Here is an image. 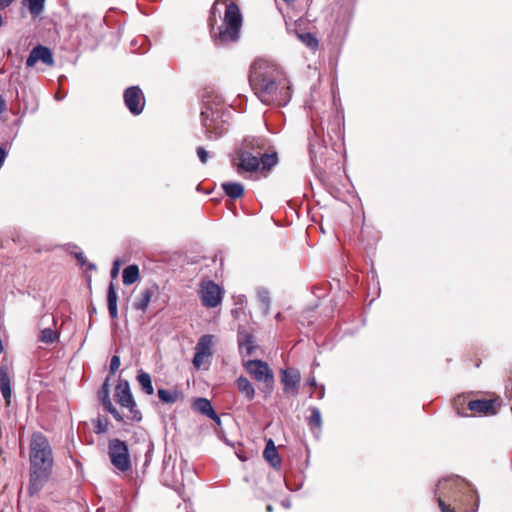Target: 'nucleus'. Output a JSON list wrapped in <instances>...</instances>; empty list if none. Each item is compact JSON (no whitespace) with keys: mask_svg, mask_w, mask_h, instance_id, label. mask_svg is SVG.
<instances>
[{"mask_svg":"<svg viewBox=\"0 0 512 512\" xmlns=\"http://www.w3.org/2000/svg\"><path fill=\"white\" fill-rule=\"evenodd\" d=\"M249 84L265 105L285 106L291 99L289 81L280 68L267 60L258 59L250 67Z\"/></svg>","mask_w":512,"mask_h":512,"instance_id":"obj_1","label":"nucleus"},{"mask_svg":"<svg viewBox=\"0 0 512 512\" xmlns=\"http://www.w3.org/2000/svg\"><path fill=\"white\" fill-rule=\"evenodd\" d=\"M228 117L229 112L225 109L221 96L209 93L203 96L201 122L208 139H218L227 132Z\"/></svg>","mask_w":512,"mask_h":512,"instance_id":"obj_2","label":"nucleus"},{"mask_svg":"<svg viewBox=\"0 0 512 512\" xmlns=\"http://www.w3.org/2000/svg\"><path fill=\"white\" fill-rule=\"evenodd\" d=\"M54 454L48 439L41 433H34V492L43 488L51 479Z\"/></svg>","mask_w":512,"mask_h":512,"instance_id":"obj_3","label":"nucleus"},{"mask_svg":"<svg viewBox=\"0 0 512 512\" xmlns=\"http://www.w3.org/2000/svg\"><path fill=\"white\" fill-rule=\"evenodd\" d=\"M220 3L225 5L224 19L222 25L217 28L218 32L212 25V35L219 44L235 42L239 39L242 14L234 2L227 3L226 0H216L212 7V15H215L216 7Z\"/></svg>","mask_w":512,"mask_h":512,"instance_id":"obj_4","label":"nucleus"},{"mask_svg":"<svg viewBox=\"0 0 512 512\" xmlns=\"http://www.w3.org/2000/svg\"><path fill=\"white\" fill-rule=\"evenodd\" d=\"M236 156L237 163L235 166L239 175L269 172L274 167L271 155L264 154V158L258 159L241 144L236 151Z\"/></svg>","mask_w":512,"mask_h":512,"instance_id":"obj_5","label":"nucleus"},{"mask_svg":"<svg viewBox=\"0 0 512 512\" xmlns=\"http://www.w3.org/2000/svg\"><path fill=\"white\" fill-rule=\"evenodd\" d=\"M463 483L459 477H449L442 479L438 482L435 490L438 504L441 512H455L450 504L446 503V500L458 501V492L460 491Z\"/></svg>","mask_w":512,"mask_h":512,"instance_id":"obj_6","label":"nucleus"},{"mask_svg":"<svg viewBox=\"0 0 512 512\" xmlns=\"http://www.w3.org/2000/svg\"><path fill=\"white\" fill-rule=\"evenodd\" d=\"M108 455L112 465L121 472L131 468L129 449L126 442L120 439H111L108 443Z\"/></svg>","mask_w":512,"mask_h":512,"instance_id":"obj_7","label":"nucleus"},{"mask_svg":"<svg viewBox=\"0 0 512 512\" xmlns=\"http://www.w3.org/2000/svg\"><path fill=\"white\" fill-rule=\"evenodd\" d=\"M241 145H243L253 156L258 159L264 158V154L271 155L273 158V166L278 163V154L271 144V141L263 136H252L245 138Z\"/></svg>","mask_w":512,"mask_h":512,"instance_id":"obj_8","label":"nucleus"},{"mask_svg":"<svg viewBox=\"0 0 512 512\" xmlns=\"http://www.w3.org/2000/svg\"><path fill=\"white\" fill-rule=\"evenodd\" d=\"M124 103L133 115L142 113L145 106V98L138 86H131L124 91Z\"/></svg>","mask_w":512,"mask_h":512,"instance_id":"obj_9","label":"nucleus"},{"mask_svg":"<svg viewBox=\"0 0 512 512\" xmlns=\"http://www.w3.org/2000/svg\"><path fill=\"white\" fill-rule=\"evenodd\" d=\"M56 320L52 314H45L39 321L40 333L38 340L45 344H52L59 340V333L54 329Z\"/></svg>","mask_w":512,"mask_h":512,"instance_id":"obj_10","label":"nucleus"},{"mask_svg":"<svg viewBox=\"0 0 512 512\" xmlns=\"http://www.w3.org/2000/svg\"><path fill=\"white\" fill-rule=\"evenodd\" d=\"M244 368L256 381L266 383L273 381V373L266 362L248 360L244 363Z\"/></svg>","mask_w":512,"mask_h":512,"instance_id":"obj_11","label":"nucleus"},{"mask_svg":"<svg viewBox=\"0 0 512 512\" xmlns=\"http://www.w3.org/2000/svg\"><path fill=\"white\" fill-rule=\"evenodd\" d=\"M200 294L202 304L207 308H214L221 303V289L213 281L203 283Z\"/></svg>","mask_w":512,"mask_h":512,"instance_id":"obj_12","label":"nucleus"},{"mask_svg":"<svg viewBox=\"0 0 512 512\" xmlns=\"http://www.w3.org/2000/svg\"><path fill=\"white\" fill-rule=\"evenodd\" d=\"M281 382L286 394L296 396L299 392L301 374L295 368L283 369L281 370Z\"/></svg>","mask_w":512,"mask_h":512,"instance_id":"obj_13","label":"nucleus"},{"mask_svg":"<svg viewBox=\"0 0 512 512\" xmlns=\"http://www.w3.org/2000/svg\"><path fill=\"white\" fill-rule=\"evenodd\" d=\"M237 342L240 354L243 357L254 354L257 346L255 345L254 336L245 329H239L237 334Z\"/></svg>","mask_w":512,"mask_h":512,"instance_id":"obj_14","label":"nucleus"},{"mask_svg":"<svg viewBox=\"0 0 512 512\" xmlns=\"http://www.w3.org/2000/svg\"><path fill=\"white\" fill-rule=\"evenodd\" d=\"M115 397L117 402L125 407L128 404H133L134 397L130 390V385L127 380L120 379L115 388Z\"/></svg>","mask_w":512,"mask_h":512,"instance_id":"obj_15","label":"nucleus"},{"mask_svg":"<svg viewBox=\"0 0 512 512\" xmlns=\"http://www.w3.org/2000/svg\"><path fill=\"white\" fill-rule=\"evenodd\" d=\"M494 401L486 399H477L468 402V409L475 414H493Z\"/></svg>","mask_w":512,"mask_h":512,"instance_id":"obj_16","label":"nucleus"},{"mask_svg":"<svg viewBox=\"0 0 512 512\" xmlns=\"http://www.w3.org/2000/svg\"><path fill=\"white\" fill-rule=\"evenodd\" d=\"M39 61L49 67L54 66L55 62L50 48L43 45L34 46V64Z\"/></svg>","mask_w":512,"mask_h":512,"instance_id":"obj_17","label":"nucleus"},{"mask_svg":"<svg viewBox=\"0 0 512 512\" xmlns=\"http://www.w3.org/2000/svg\"><path fill=\"white\" fill-rule=\"evenodd\" d=\"M193 407L196 411L209 417L210 419L219 422L220 419L212 407L211 402L206 398H197L194 401Z\"/></svg>","mask_w":512,"mask_h":512,"instance_id":"obj_18","label":"nucleus"},{"mask_svg":"<svg viewBox=\"0 0 512 512\" xmlns=\"http://www.w3.org/2000/svg\"><path fill=\"white\" fill-rule=\"evenodd\" d=\"M156 290V286L143 289L133 304L134 308L136 310L144 312L149 306V303L151 302V299L155 294Z\"/></svg>","mask_w":512,"mask_h":512,"instance_id":"obj_19","label":"nucleus"},{"mask_svg":"<svg viewBox=\"0 0 512 512\" xmlns=\"http://www.w3.org/2000/svg\"><path fill=\"white\" fill-rule=\"evenodd\" d=\"M214 343V336L211 334L203 335L199 338L196 346L195 351L204 355L205 357H211L212 356V346Z\"/></svg>","mask_w":512,"mask_h":512,"instance_id":"obj_20","label":"nucleus"},{"mask_svg":"<svg viewBox=\"0 0 512 512\" xmlns=\"http://www.w3.org/2000/svg\"><path fill=\"white\" fill-rule=\"evenodd\" d=\"M118 295L115 290L113 282H110L107 291V304L109 315L112 319H116L118 317V308H117Z\"/></svg>","mask_w":512,"mask_h":512,"instance_id":"obj_21","label":"nucleus"},{"mask_svg":"<svg viewBox=\"0 0 512 512\" xmlns=\"http://www.w3.org/2000/svg\"><path fill=\"white\" fill-rule=\"evenodd\" d=\"M0 390L6 403L9 404L11 400V381L8 373L4 367L0 366Z\"/></svg>","mask_w":512,"mask_h":512,"instance_id":"obj_22","label":"nucleus"},{"mask_svg":"<svg viewBox=\"0 0 512 512\" xmlns=\"http://www.w3.org/2000/svg\"><path fill=\"white\" fill-rule=\"evenodd\" d=\"M222 189L232 199H238L244 194V186L239 182H225L222 184Z\"/></svg>","mask_w":512,"mask_h":512,"instance_id":"obj_23","label":"nucleus"},{"mask_svg":"<svg viewBox=\"0 0 512 512\" xmlns=\"http://www.w3.org/2000/svg\"><path fill=\"white\" fill-rule=\"evenodd\" d=\"M263 456L265 460L269 462L273 467H277L280 464V458L278 456L277 449L271 439H269L266 443Z\"/></svg>","mask_w":512,"mask_h":512,"instance_id":"obj_24","label":"nucleus"},{"mask_svg":"<svg viewBox=\"0 0 512 512\" xmlns=\"http://www.w3.org/2000/svg\"><path fill=\"white\" fill-rule=\"evenodd\" d=\"M236 384L239 392L244 394L247 400L251 401L254 398L255 389L246 377L240 376L237 378Z\"/></svg>","mask_w":512,"mask_h":512,"instance_id":"obj_25","label":"nucleus"},{"mask_svg":"<svg viewBox=\"0 0 512 512\" xmlns=\"http://www.w3.org/2000/svg\"><path fill=\"white\" fill-rule=\"evenodd\" d=\"M310 411L311 415L308 418V425L310 426V429L314 434H318L321 431L322 427L321 412L317 407H311Z\"/></svg>","mask_w":512,"mask_h":512,"instance_id":"obj_26","label":"nucleus"},{"mask_svg":"<svg viewBox=\"0 0 512 512\" xmlns=\"http://www.w3.org/2000/svg\"><path fill=\"white\" fill-rule=\"evenodd\" d=\"M137 381L141 386V389L148 395H152L154 393V387L152 384V379L149 373L140 370L137 375Z\"/></svg>","mask_w":512,"mask_h":512,"instance_id":"obj_27","label":"nucleus"},{"mask_svg":"<svg viewBox=\"0 0 512 512\" xmlns=\"http://www.w3.org/2000/svg\"><path fill=\"white\" fill-rule=\"evenodd\" d=\"M157 394L159 399L165 404H174L180 396V393L176 389L159 388Z\"/></svg>","mask_w":512,"mask_h":512,"instance_id":"obj_28","label":"nucleus"},{"mask_svg":"<svg viewBox=\"0 0 512 512\" xmlns=\"http://www.w3.org/2000/svg\"><path fill=\"white\" fill-rule=\"evenodd\" d=\"M139 277V268L137 265H129L124 268L122 280L125 285H131L137 281Z\"/></svg>","mask_w":512,"mask_h":512,"instance_id":"obj_29","label":"nucleus"},{"mask_svg":"<svg viewBox=\"0 0 512 512\" xmlns=\"http://www.w3.org/2000/svg\"><path fill=\"white\" fill-rule=\"evenodd\" d=\"M298 40L307 48L316 50L318 48V39L310 32H296Z\"/></svg>","mask_w":512,"mask_h":512,"instance_id":"obj_30","label":"nucleus"},{"mask_svg":"<svg viewBox=\"0 0 512 512\" xmlns=\"http://www.w3.org/2000/svg\"><path fill=\"white\" fill-rule=\"evenodd\" d=\"M258 299H259V301L261 302V304L263 306L264 314H268L269 306H270L269 292L266 289H260L258 291Z\"/></svg>","mask_w":512,"mask_h":512,"instance_id":"obj_31","label":"nucleus"},{"mask_svg":"<svg viewBox=\"0 0 512 512\" xmlns=\"http://www.w3.org/2000/svg\"><path fill=\"white\" fill-rule=\"evenodd\" d=\"M125 408H127L129 410V412H130L129 418L132 421L140 422L142 420V413L137 408L135 400L133 401V404H128L127 406H125Z\"/></svg>","mask_w":512,"mask_h":512,"instance_id":"obj_32","label":"nucleus"},{"mask_svg":"<svg viewBox=\"0 0 512 512\" xmlns=\"http://www.w3.org/2000/svg\"><path fill=\"white\" fill-rule=\"evenodd\" d=\"M71 254H73L76 259L78 260L79 264L84 267L85 265H87V268L90 269V270H96V265L93 264V263H88L87 260H86V257L85 255L83 254L82 251H77V252H72L71 251Z\"/></svg>","mask_w":512,"mask_h":512,"instance_id":"obj_33","label":"nucleus"},{"mask_svg":"<svg viewBox=\"0 0 512 512\" xmlns=\"http://www.w3.org/2000/svg\"><path fill=\"white\" fill-rule=\"evenodd\" d=\"M107 426H108V423H107L106 420L103 421L100 418H98L96 423H95V432L97 434L104 433V432L107 431Z\"/></svg>","mask_w":512,"mask_h":512,"instance_id":"obj_34","label":"nucleus"},{"mask_svg":"<svg viewBox=\"0 0 512 512\" xmlns=\"http://www.w3.org/2000/svg\"><path fill=\"white\" fill-rule=\"evenodd\" d=\"M45 0H34V20L38 15H40L44 10Z\"/></svg>","mask_w":512,"mask_h":512,"instance_id":"obj_35","label":"nucleus"},{"mask_svg":"<svg viewBox=\"0 0 512 512\" xmlns=\"http://www.w3.org/2000/svg\"><path fill=\"white\" fill-rule=\"evenodd\" d=\"M119 367H120V357L117 355H114L110 361V373L111 374L116 373V371L119 369Z\"/></svg>","mask_w":512,"mask_h":512,"instance_id":"obj_36","label":"nucleus"},{"mask_svg":"<svg viewBox=\"0 0 512 512\" xmlns=\"http://www.w3.org/2000/svg\"><path fill=\"white\" fill-rule=\"evenodd\" d=\"M197 155L201 163L206 164L209 159V153L201 146L197 148Z\"/></svg>","mask_w":512,"mask_h":512,"instance_id":"obj_37","label":"nucleus"},{"mask_svg":"<svg viewBox=\"0 0 512 512\" xmlns=\"http://www.w3.org/2000/svg\"><path fill=\"white\" fill-rule=\"evenodd\" d=\"M100 400H101L102 405L105 404L107 400H110L107 382H105L102 386V391L100 393Z\"/></svg>","mask_w":512,"mask_h":512,"instance_id":"obj_38","label":"nucleus"},{"mask_svg":"<svg viewBox=\"0 0 512 512\" xmlns=\"http://www.w3.org/2000/svg\"><path fill=\"white\" fill-rule=\"evenodd\" d=\"M206 357L198 352L195 351V354H194V357H193V365L196 367V368H199L201 367V365L203 364L204 362V359Z\"/></svg>","mask_w":512,"mask_h":512,"instance_id":"obj_39","label":"nucleus"},{"mask_svg":"<svg viewBox=\"0 0 512 512\" xmlns=\"http://www.w3.org/2000/svg\"><path fill=\"white\" fill-rule=\"evenodd\" d=\"M171 461H172V456L171 455H168V456L165 455L164 456V459H163V474L164 475L167 473V469L170 466Z\"/></svg>","mask_w":512,"mask_h":512,"instance_id":"obj_40","label":"nucleus"},{"mask_svg":"<svg viewBox=\"0 0 512 512\" xmlns=\"http://www.w3.org/2000/svg\"><path fill=\"white\" fill-rule=\"evenodd\" d=\"M6 157H7L6 150L0 146V168L3 166Z\"/></svg>","mask_w":512,"mask_h":512,"instance_id":"obj_41","label":"nucleus"},{"mask_svg":"<svg viewBox=\"0 0 512 512\" xmlns=\"http://www.w3.org/2000/svg\"><path fill=\"white\" fill-rule=\"evenodd\" d=\"M119 265H120L119 260H115L113 268L111 270V276L112 277H116L117 276L118 271H119Z\"/></svg>","mask_w":512,"mask_h":512,"instance_id":"obj_42","label":"nucleus"},{"mask_svg":"<svg viewBox=\"0 0 512 512\" xmlns=\"http://www.w3.org/2000/svg\"><path fill=\"white\" fill-rule=\"evenodd\" d=\"M102 406L109 413H111L113 411V409H116L114 407V405L112 404L111 400H107L106 403L103 404Z\"/></svg>","mask_w":512,"mask_h":512,"instance_id":"obj_43","label":"nucleus"},{"mask_svg":"<svg viewBox=\"0 0 512 512\" xmlns=\"http://www.w3.org/2000/svg\"><path fill=\"white\" fill-rule=\"evenodd\" d=\"M307 384L314 388H319L320 385L317 384L316 378L314 376H310L307 379Z\"/></svg>","mask_w":512,"mask_h":512,"instance_id":"obj_44","label":"nucleus"},{"mask_svg":"<svg viewBox=\"0 0 512 512\" xmlns=\"http://www.w3.org/2000/svg\"><path fill=\"white\" fill-rule=\"evenodd\" d=\"M114 418L115 420H117L118 422H123V416L119 413V411L117 409H113V411L110 413Z\"/></svg>","mask_w":512,"mask_h":512,"instance_id":"obj_45","label":"nucleus"},{"mask_svg":"<svg viewBox=\"0 0 512 512\" xmlns=\"http://www.w3.org/2000/svg\"><path fill=\"white\" fill-rule=\"evenodd\" d=\"M7 108V104L3 96L0 95V114H2Z\"/></svg>","mask_w":512,"mask_h":512,"instance_id":"obj_46","label":"nucleus"},{"mask_svg":"<svg viewBox=\"0 0 512 512\" xmlns=\"http://www.w3.org/2000/svg\"><path fill=\"white\" fill-rule=\"evenodd\" d=\"M23 6L32 14V0H23Z\"/></svg>","mask_w":512,"mask_h":512,"instance_id":"obj_47","label":"nucleus"},{"mask_svg":"<svg viewBox=\"0 0 512 512\" xmlns=\"http://www.w3.org/2000/svg\"><path fill=\"white\" fill-rule=\"evenodd\" d=\"M13 0H0V10L9 6Z\"/></svg>","mask_w":512,"mask_h":512,"instance_id":"obj_48","label":"nucleus"},{"mask_svg":"<svg viewBox=\"0 0 512 512\" xmlns=\"http://www.w3.org/2000/svg\"><path fill=\"white\" fill-rule=\"evenodd\" d=\"M32 63H33V60H32V51H31L26 58L27 67H32Z\"/></svg>","mask_w":512,"mask_h":512,"instance_id":"obj_49","label":"nucleus"},{"mask_svg":"<svg viewBox=\"0 0 512 512\" xmlns=\"http://www.w3.org/2000/svg\"><path fill=\"white\" fill-rule=\"evenodd\" d=\"M18 506H19L20 510H22L24 508V501H23V493L22 492H20V495H19Z\"/></svg>","mask_w":512,"mask_h":512,"instance_id":"obj_50","label":"nucleus"},{"mask_svg":"<svg viewBox=\"0 0 512 512\" xmlns=\"http://www.w3.org/2000/svg\"><path fill=\"white\" fill-rule=\"evenodd\" d=\"M325 395V387L324 385H320L319 386V395H318V398L319 399H322Z\"/></svg>","mask_w":512,"mask_h":512,"instance_id":"obj_51","label":"nucleus"},{"mask_svg":"<svg viewBox=\"0 0 512 512\" xmlns=\"http://www.w3.org/2000/svg\"><path fill=\"white\" fill-rule=\"evenodd\" d=\"M26 492L29 495L32 494V478L29 480V483L27 484Z\"/></svg>","mask_w":512,"mask_h":512,"instance_id":"obj_52","label":"nucleus"},{"mask_svg":"<svg viewBox=\"0 0 512 512\" xmlns=\"http://www.w3.org/2000/svg\"><path fill=\"white\" fill-rule=\"evenodd\" d=\"M282 506L286 509L290 508L291 504H290V501L289 500H283L282 501Z\"/></svg>","mask_w":512,"mask_h":512,"instance_id":"obj_53","label":"nucleus"},{"mask_svg":"<svg viewBox=\"0 0 512 512\" xmlns=\"http://www.w3.org/2000/svg\"><path fill=\"white\" fill-rule=\"evenodd\" d=\"M266 511H267V512H273V506H272V505H270V504H269V505H267V506H266Z\"/></svg>","mask_w":512,"mask_h":512,"instance_id":"obj_54","label":"nucleus"},{"mask_svg":"<svg viewBox=\"0 0 512 512\" xmlns=\"http://www.w3.org/2000/svg\"><path fill=\"white\" fill-rule=\"evenodd\" d=\"M29 460L32 462V449L29 452Z\"/></svg>","mask_w":512,"mask_h":512,"instance_id":"obj_55","label":"nucleus"},{"mask_svg":"<svg viewBox=\"0 0 512 512\" xmlns=\"http://www.w3.org/2000/svg\"><path fill=\"white\" fill-rule=\"evenodd\" d=\"M285 3H292L294 0H283Z\"/></svg>","mask_w":512,"mask_h":512,"instance_id":"obj_56","label":"nucleus"},{"mask_svg":"<svg viewBox=\"0 0 512 512\" xmlns=\"http://www.w3.org/2000/svg\"><path fill=\"white\" fill-rule=\"evenodd\" d=\"M276 318H277V319H280V313H278V314L276 315Z\"/></svg>","mask_w":512,"mask_h":512,"instance_id":"obj_57","label":"nucleus"}]
</instances>
